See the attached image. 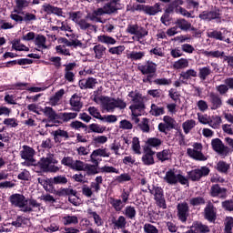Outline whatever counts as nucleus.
<instances>
[{"mask_svg": "<svg viewBox=\"0 0 233 233\" xmlns=\"http://www.w3.org/2000/svg\"><path fill=\"white\" fill-rule=\"evenodd\" d=\"M14 13L15 14L10 15L11 19L18 24H22L24 22V16L20 15V14L24 15V12H21L18 9H15Z\"/></svg>", "mask_w": 233, "mask_h": 233, "instance_id": "nucleus-58", "label": "nucleus"}, {"mask_svg": "<svg viewBox=\"0 0 233 233\" xmlns=\"http://www.w3.org/2000/svg\"><path fill=\"white\" fill-rule=\"evenodd\" d=\"M40 13L46 14V15H55L58 17L63 16V9L49 3H44V5H42V11H40Z\"/></svg>", "mask_w": 233, "mask_h": 233, "instance_id": "nucleus-15", "label": "nucleus"}, {"mask_svg": "<svg viewBox=\"0 0 233 233\" xmlns=\"http://www.w3.org/2000/svg\"><path fill=\"white\" fill-rule=\"evenodd\" d=\"M191 228L195 233H209L210 228L207 226V224H203V222H199L198 220H195L191 224Z\"/></svg>", "mask_w": 233, "mask_h": 233, "instance_id": "nucleus-23", "label": "nucleus"}, {"mask_svg": "<svg viewBox=\"0 0 233 233\" xmlns=\"http://www.w3.org/2000/svg\"><path fill=\"white\" fill-rule=\"evenodd\" d=\"M198 18L201 21L208 23L212 22L214 20L217 23H220L222 18V9L215 5L211 8V10H204L200 12L198 15Z\"/></svg>", "mask_w": 233, "mask_h": 233, "instance_id": "nucleus-3", "label": "nucleus"}, {"mask_svg": "<svg viewBox=\"0 0 233 233\" xmlns=\"http://www.w3.org/2000/svg\"><path fill=\"white\" fill-rule=\"evenodd\" d=\"M113 227L116 229H123L127 227V218L123 216L118 217L117 220H113Z\"/></svg>", "mask_w": 233, "mask_h": 233, "instance_id": "nucleus-50", "label": "nucleus"}, {"mask_svg": "<svg viewBox=\"0 0 233 233\" xmlns=\"http://www.w3.org/2000/svg\"><path fill=\"white\" fill-rule=\"evenodd\" d=\"M51 136H53V140H55L56 144H61L63 139L67 140L70 138L69 133L62 128L54 130L51 132Z\"/></svg>", "mask_w": 233, "mask_h": 233, "instance_id": "nucleus-18", "label": "nucleus"}, {"mask_svg": "<svg viewBox=\"0 0 233 233\" xmlns=\"http://www.w3.org/2000/svg\"><path fill=\"white\" fill-rule=\"evenodd\" d=\"M162 12V8L159 3H156L153 5H147L145 14L150 16H155L158 13Z\"/></svg>", "mask_w": 233, "mask_h": 233, "instance_id": "nucleus-29", "label": "nucleus"}, {"mask_svg": "<svg viewBox=\"0 0 233 233\" xmlns=\"http://www.w3.org/2000/svg\"><path fill=\"white\" fill-rule=\"evenodd\" d=\"M109 204L116 212H121L126 205L122 202L121 198H114V197H109Z\"/></svg>", "mask_w": 233, "mask_h": 233, "instance_id": "nucleus-35", "label": "nucleus"}, {"mask_svg": "<svg viewBox=\"0 0 233 233\" xmlns=\"http://www.w3.org/2000/svg\"><path fill=\"white\" fill-rule=\"evenodd\" d=\"M209 102L211 110H218L223 106V100L218 94L211 93L209 95Z\"/></svg>", "mask_w": 233, "mask_h": 233, "instance_id": "nucleus-20", "label": "nucleus"}, {"mask_svg": "<svg viewBox=\"0 0 233 233\" xmlns=\"http://www.w3.org/2000/svg\"><path fill=\"white\" fill-rule=\"evenodd\" d=\"M97 39L99 43L104 44L107 46H115L117 43L116 38L107 35H98Z\"/></svg>", "mask_w": 233, "mask_h": 233, "instance_id": "nucleus-36", "label": "nucleus"}, {"mask_svg": "<svg viewBox=\"0 0 233 233\" xmlns=\"http://www.w3.org/2000/svg\"><path fill=\"white\" fill-rule=\"evenodd\" d=\"M77 117L76 112H60L58 116L57 125H63L64 123H68Z\"/></svg>", "mask_w": 233, "mask_h": 233, "instance_id": "nucleus-22", "label": "nucleus"}, {"mask_svg": "<svg viewBox=\"0 0 233 233\" xmlns=\"http://www.w3.org/2000/svg\"><path fill=\"white\" fill-rule=\"evenodd\" d=\"M145 109L146 105L144 100L129 106V110L131 111L132 116L134 117H138L139 116H141V112H143Z\"/></svg>", "mask_w": 233, "mask_h": 233, "instance_id": "nucleus-19", "label": "nucleus"}, {"mask_svg": "<svg viewBox=\"0 0 233 233\" xmlns=\"http://www.w3.org/2000/svg\"><path fill=\"white\" fill-rule=\"evenodd\" d=\"M157 162L164 163L170 160L171 155L169 149H163L155 153Z\"/></svg>", "mask_w": 233, "mask_h": 233, "instance_id": "nucleus-30", "label": "nucleus"}, {"mask_svg": "<svg viewBox=\"0 0 233 233\" xmlns=\"http://www.w3.org/2000/svg\"><path fill=\"white\" fill-rule=\"evenodd\" d=\"M195 127H196V120L194 119H187L182 123V129L185 135H188Z\"/></svg>", "mask_w": 233, "mask_h": 233, "instance_id": "nucleus-41", "label": "nucleus"}, {"mask_svg": "<svg viewBox=\"0 0 233 233\" xmlns=\"http://www.w3.org/2000/svg\"><path fill=\"white\" fill-rule=\"evenodd\" d=\"M111 153L107 152V148L104 147V148H96L95 149L93 152H91V156L90 157V161L91 163H99V159L96 158L98 157H110Z\"/></svg>", "mask_w": 233, "mask_h": 233, "instance_id": "nucleus-17", "label": "nucleus"}, {"mask_svg": "<svg viewBox=\"0 0 233 233\" xmlns=\"http://www.w3.org/2000/svg\"><path fill=\"white\" fill-rule=\"evenodd\" d=\"M210 168L207 166H202L200 168H194L187 172L188 179L192 182L200 181L202 177L209 176Z\"/></svg>", "mask_w": 233, "mask_h": 233, "instance_id": "nucleus-8", "label": "nucleus"}, {"mask_svg": "<svg viewBox=\"0 0 233 233\" xmlns=\"http://www.w3.org/2000/svg\"><path fill=\"white\" fill-rule=\"evenodd\" d=\"M177 29H179L182 32H188L191 28V23L185 18H177V21L174 22Z\"/></svg>", "mask_w": 233, "mask_h": 233, "instance_id": "nucleus-27", "label": "nucleus"}, {"mask_svg": "<svg viewBox=\"0 0 233 233\" xmlns=\"http://www.w3.org/2000/svg\"><path fill=\"white\" fill-rule=\"evenodd\" d=\"M222 208L226 211L232 212L233 211V198L230 200H224L221 204Z\"/></svg>", "mask_w": 233, "mask_h": 233, "instance_id": "nucleus-64", "label": "nucleus"}, {"mask_svg": "<svg viewBox=\"0 0 233 233\" xmlns=\"http://www.w3.org/2000/svg\"><path fill=\"white\" fill-rule=\"evenodd\" d=\"M138 127L143 133H149V119L147 117H143L141 123L138 124Z\"/></svg>", "mask_w": 233, "mask_h": 233, "instance_id": "nucleus-54", "label": "nucleus"}, {"mask_svg": "<svg viewBox=\"0 0 233 233\" xmlns=\"http://www.w3.org/2000/svg\"><path fill=\"white\" fill-rule=\"evenodd\" d=\"M106 131L105 127H101V125L97 123H91L88 126V128L86 133L90 134V133H96V134H103Z\"/></svg>", "mask_w": 233, "mask_h": 233, "instance_id": "nucleus-39", "label": "nucleus"}, {"mask_svg": "<svg viewBox=\"0 0 233 233\" xmlns=\"http://www.w3.org/2000/svg\"><path fill=\"white\" fill-rule=\"evenodd\" d=\"M222 124V118L220 116H212V119L209 120V127L213 129H218Z\"/></svg>", "mask_w": 233, "mask_h": 233, "instance_id": "nucleus-53", "label": "nucleus"}, {"mask_svg": "<svg viewBox=\"0 0 233 233\" xmlns=\"http://www.w3.org/2000/svg\"><path fill=\"white\" fill-rule=\"evenodd\" d=\"M211 147L212 149L220 156H228L229 153V147L225 146L223 141L218 137L211 140Z\"/></svg>", "mask_w": 233, "mask_h": 233, "instance_id": "nucleus-10", "label": "nucleus"}, {"mask_svg": "<svg viewBox=\"0 0 233 233\" xmlns=\"http://www.w3.org/2000/svg\"><path fill=\"white\" fill-rule=\"evenodd\" d=\"M35 45L37 46L38 49H46V36L42 34H37L35 37Z\"/></svg>", "mask_w": 233, "mask_h": 233, "instance_id": "nucleus-40", "label": "nucleus"}, {"mask_svg": "<svg viewBox=\"0 0 233 233\" xmlns=\"http://www.w3.org/2000/svg\"><path fill=\"white\" fill-rule=\"evenodd\" d=\"M214 168L218 172L219 174L228 176V172L230 170V164L228 163L225 160H218L217 164L214 166Z\"/></svg>", "mask_w": 233, "mask_h": 233, "instance_id": "nucleus-25", "label": "nucleus"}, {"mask_svg": "<svg viewBox=\"0 0 233 233\" xmlns=\"http://www.w3.org/2000/svg\"><path fill=\"white\" fill-rule=\"evenodd\" d=\"M187 155L194 160L197 161H206L208 157L202 153V151H198L197 149L187 147Z\"/></svg>", "mask_w": 233, "mask_h": 233, "instance_id": "nucleus-21", "label": "nucleus"}, {"mask_svg": "<svg viewBox=\"0 0 233 233\" xmlns=\"http://www.w3.org/2000/svg\"><path fill=\"white\" fill-rule=\"evenodd\" d=\"M189 205L191 207H199L206 205V200L204 197H193L192 198H189Z\"/></svg>", "mask_w": 233, "mask_h": 233, "instance_id": "nucleus-51", "label": "nucleus"}, {"mask_svg": "<svg viewBox=\"0 0 233 233\" xmlns=\"http://www.w3.org/2000/svg\"><path fill=\"white\" fill-rule=\"evenodd\" d=\"M164 125L167 127V131H171L172 129L176 128V120L170 116H163Z\"/></svg>", "mask_w": 233, "mask_h": 233, "instance_id": "nucleus-44", "label": "nucleus"}, {"mask_svg": "<svg viewBox=\"0 0 233 233\" xmlns=\"http://www.w3.org/2000/svg\"><path fill=\"white\" fill-rule=\"evenodd\" d=\"M58 197H71L77 195V191L76 189H70V187H60L55 193H53Z\"/></svg>", "mask_w": 233, "mask_h": 233, "instance_id": "nucleus-32", "label": "nucleus"}, {"mask_svg": "<svg viewBox=\"0 0 233 233\" xmlns=\"http://www.w3.org/2000/svg\"><path fill=\"white\" fill-rule=\"evenodd\" d=\"M209 196L211 198L226 199L228 198V189L227 187H221L219 184H213L209 189Z\"/></svg>", "mask_w": 233, "mask_h": 233, "instance_id": "nucleus-12", "label": "nucleus"}, {"mask_svg": "<svg viewBox=\"0 0 233 233\" xmlns=\"http://www.w3.org/2000/svg\"><path fill=\"white\" fill-rule=\"evenodd\" d=\"M87 112H89V115H91V116L100 120V121H104L103 116L101 115V113L98 111V109L96 106H89L87 108Z\"/></svg>", "mask_w": 233, "mask_h": 233, "instance_id": "nucleus-56", "label": "nucleus"}, {"mask_svg": "<svg viewBox=\"0 0 233 233\" xmlns=\"http://www.w3.org/2000/svg\"><path fill=\"white\" fill-rule=\"evenodd\" d=\"M9 201L11 204L16 208H23V212H33V208L28 205V198H25V195H21L20 193H15L11 195Z\"/></svg>", "mask_w": 233, "mask_h": 233, "instance_id": "nucleus-6", "label": "nucleus"}, {"mask_svg": "<svg viewBox=\"0 0 233 233\" xmlns=\"http://www.w3.org/2000/svg\"><path fill=\"white\" fill-rule=\"evenodd\" d=\"M144 233H159V230L153 224H144L143 226Z\"/></svg>", "mask_w": 233, "mask_h": 233, "instance_id": "nucleus-62", "label": "nucleus"}, {"mask_svg": "<svg viewBox=\"0 0 233 233\" xmlns=\"http://www.w3.org/2000/svg\"><path fill=\"white\" fill-rule=\"evenodd\" d=\"M49 157H42L38 160V163L35 165V169L37 173H56L60 170V167L56 165H51Z\"/></svg>", "mask_w": 233, "mask_h": 233, "instance_id": "nucleus-4", "label": "nucleus"}, {"mask_svg": "<svg viewBox=\"0 0 233 233\" xmlns=\"http://www.w3.org/2000/svg\"><path fill=\"white\" fill-rule=\"evenodd\" d=\"M146 54L142 51H131L129 54H127V58L131 61H138L142 60L145 57Z\"/></svg>", "mask_w": 233, "mask_h": 233, "instance_id": "nucleus-48", "label": "nucleus"}, {"mask_svg": "<svg viewBox=\"0 0 233 233\" xmlns=\"http://www.w3.org/2000/svg\"><path fill=\"white\" fill-rule=\"evenodd\" d=\"M207 36L210 39H215V40H218V41H224L225 40V36L223 35V33L221 31H218V30L208 31L207 33Z\"/></svg>", "mask_w": 233, "mask_h": 233, "instance_id": "nucleus-45", "label": "nucleus"}, {"mask_svg": "<svg viewBox=\"0 0 233 233\" xmlns=\"http://www.w3.org/2000/svg\"><path fill=\"white\" fill-rule=\"evenodd\" d=\"M204 218L209 223H215L217 220V208L212 202H208L204 208Z\"/></svg>", "mask_w": 233, "mask_h": 233, "instance_id": "nucleus-14", "label": "nucleus"}, {"mask_svg": "<svg viewBox=\"0 0 233 233\" xmlns=\"http://www.w3.org/2000/svg\"><path fill=\"white\" fill-rule=\"evenodd\" d=\"M163 179L168 185H177L179 183L182 186H189V180L187 178V177H184V175H181L180 173L176 175L174 169L171 168L168 169V171H166Z\"/></svg>", "mask_w": 233, "mask_h": 233, "instance_id": "nucleus-5", "label": "nucleus"}, {"mask_svg": "<svg viewBox=\"0 0 233 233\" xmlns=\"http://www.w3.org/2000/svg\"><path fill=\"white\" fill-rule=\"evenodd\" d=\"M44 112V116L47 117L49 123L56 124L61 123L59 121V113H56V110L52 106H46L42 109Z\"/></svg>", "mask_w": 233, "mask_h": 233, "instance_id": "nucleus-16", "label": "nucleus"}, {"mask_svg": "<svg viewBox=\"0 0 233 233\" xmlns=\"http://www.w3.org/2000/svg\"><path fill=\"white\" fill-rule=\"evenodd\" d=\"M17 178L22 181H29L31 178V173L30 171H27V169H24L19 173Z\"/></svg>", "mask_w": 233, "mask_h": 233, "instance_id": "nucleus-63", "label": "nucleus"}, {"mask_svg": "<svg viewBox=\"0 0 233 233\" xmlns=\"http://www.w3.org/2000/svg\"><path fill=\"white\" fill-rule=\"evenodd\" d=\"M67 183L68 178L66 177V175H56V177L49 178V192H57V189L55 187L56 185L66 186Z\"/></svg>", "mask_w": 233, "mask_h": 233, "instance_id": "nucleus-13", "label": "nucleus"}, {"mask_svg": "<svg viewBox=\"0 0 233 233\" xmlns=\"http://www.w3.org/2000/svg\"><path fill=\"white\" fill-rule=\"evenodd\" d=\"M62 220L64 221V226L78 224V218L76 215H66V217H63Z\"/></svg>", "mask_w": 233, "mask_h": 233, "instance_id": "nucleus-49", "label": "nucleus"}, {"mask_svg": "<svg viewBox=\"0 0 233 233\" xmlns=\"http://www.w3.org/2000/svg\"><path fill=\"white\" fill-rule=\"evenodd\" d=\"M137 70L143 76H147L145 78L142 79L143 83H148L149 85H152V79L157 76V65L151 60H147L144 64L138 65Z\"/></svg>", "mask_w": 233, "mask_h": 233, "instance_id": "nucleus-2", "label": "nucleus"}, {"mask_svg": "<svg viewBox=\"0 0 233 233\" xmlns=\"http://www.w3.org/2000/svg\"><path fill=\"white\" fill-rule=\"evenodd\" d=\"M35 154V150L32 147L28 145H24L23 150H21L22 159L26 161H32Z\"/></svg>", "mask_w": 233, "mask_h": 233, "instance_id": "nucleus-26", "label": "nucleus"}, {"mask_svg": "<svg viewBox=\"0 0 233 233\" xmlns=\"http://www.w3.org/2000/svg\"><path fill=\"white\" fill-rule=\"evenodd\" d=\"M188 60L187 58H179L178 60L175 61L173 64V68L179 70L183 68L188 67Z\"/></svg>", "mask_w": 233, "mask_h": 233, "instance_id": "nucleus-47", "label": "nucleus"}, {"mask_svg": "<svg viewBox=\"0 0 233 233\" xmlns=\"http://www.w3.org/2000/svg\"><path fill=\"white\" fill-rule=\"evenodd\" d=\"M76 25L80 26V30L82 31H86L87 29L94 27V25L88 23L86 18H80Z\"/></svg>", "mask_w": 233, "mask_h": 233, "instance_id": "nucleus-59", "label": "nucleus"}, {"mask_svg": "<svg viewBox=\"0 0 233 233\" xmlns=\"http://www.w3.org/2000/svg\"><path fill=\"white\" fill-rule=\"evenodd\" d=\"M69 105L73 107V111L80 112L83 108V102H81V97L76 94H73L71 96V99H69Z\"/></svg>", "mask_w": 233, "mask_h": 233, "instance_id": "nucleus-24", "label": "nucleus"}, {"mask_svg": "<svg viewBox=\"0 0 233 233\" xmlns=\"http://www.w3.org/2000/svg\"><path fill=\"white\" fill-rule=\"evenodd\" d=\"M162 144V139L156 137H148L146 141V145L147 146V147L157 148L159 147Z\"/></svg>", "mask_w": 233, "mask_h": 233, "instance_id": "nucleus-42", "label": "nucleus"}, {"mask_svg": "<svg viewBox=\"0 0 233 233\" xmlns=\"http://www.w3.org/2000/svg\"><path fill=\"white\" fill-rule=\"evenodd\" d=\"M233 217H226L224 222V233H233Z\"/></svg>", "mask_w": 233, "mask_h": 233, "instance_id": "nucleus-52", "label": "nucleus"}, {"mask_svg": "<svg viewBox=\"0 0 233 233\" xmlns=\"http://www.w3.org/2000/svg\"><path fill=\"white\" fill-rule=\"evenodd\" d=\"M120 2V0H111L104 5V10H106V15H113L117 13L118 7L117 4Z\"/></svg>", "mask_w": 233, "mask_h": 233, "instance_id": "nucleus-28", "label": "nucleus"}, {"mask_svg": "<svg viewBox=\"0 0 233 233\" xmlns=\"http://www.w3.org/2000/svg\"><path fill=\"white\" fill-rule=\"evenodd\" d=\"M125 49H126L125 46H117L109 47L108 51H109V54L111 55L121 56L125 51Z\"/></svg>", "mask_w": 233, "mask_h": 233, "instance_id": "nucleus-60", "label": "nucleus"}, {"mask_svg": "<svg viewBox=\"0 0 233 233\" xmlns=\"http://www.w3.org/2000/svg\"><path fill=\"white\" fill-rule=\"evenodd\" d=\"M98 101L102 103V108L107 113H114L116 108L123 110L127 107V102L121 97H111L108 96H98Z\"/></svg>", "mask_w": 233, "mask_h": 233, "instance_id": "nucleus-1", "label": "nucleus"}, {"mask_svg": "<svg viewBox=\"0 0 233 233\" xmlns=\"http://www.w3.org/2000/svg\"><path fill=\"white\" fill-rule=\"evenodd\" d=\"M149 114L152 116H155V117H158L160 116H163V115L166 114L165 107L164 106H159L157 104L152 103L151 106H150Z\"/></svg>", "mask_w": 233, "mask_h": 233, "instance_id": "nucleus-33", "label": "nucleus"}, {"mask_svg": "<svg viewBox=\"0 0 233 233\" xmlns=\"http://www.w3.org/2000/svg\"><path fill=\"white\" fill-rule=\"evenodd\" d=\"M98 167H99V162H93V164L86 163L84 171H86L87 176H95L99 173Z\"/></svg>", "mask_w": 233, "mask_h": 233, "instance_id": "nucleus-31", "label": "nucleus"}, {"mask_svg": "<svg viewBox=\"0 0 233 233\" xmlns=\"http://www.w3.org/2000/svg\"><path fill=\"white\" fill-rule=\"evenodd\" d=\"M87 216H89V218H93V220L95 221V225H96V227H102L104 225L103 218L100 217V215H98V213H96V211H93L91 208L87 209Z\"/></svg>", "mask_w": 233, "mask_h": 233, "instance_id": "nucleus-38", "label": "nucleus"}, {"mask_svg": "<svg viewBox=\"0 0 233 233\" xmlns=\"http://www.w3.org/2000/svg\"><path fill=\"white\" fill-rule=\"evenodd\" d=\"M212 74V70L209 66L198 67V77L201 81H206L208 76Z\"/></svg>", "mask_w": 233, "mask_h": 233, "instance_id": "nucleus-37", "label": "nucleus"}, {"mask_svg": "<svg viewBox=\"0 0 233 233\" xmlns=\"http://www.w3.org/2000/svg\"><path fill=\"white\" fill-rule=\"evenodd\" d=\"M155 155H156V151L152 149V147H146L144 148V153L141 157V161L143 163L144 166H153L156 164L155 161Z\"/></svg>", "mask_w": 233, "mask_h": 233, "instance_id": "nucleus-11", "label": "nucleus"}, {"mask_svg": "<svg viewBox=\"0 0 233 233\" xmlns=\"http://www.w3.org/2000/svg\"><path fill=\"white\" fill-rule=\"evenodd\" d=\"M147 35H148V31L145 27L137 25L136 37L137 39H143Z\"/></svg>", "mask_w": 233, "mask_h": 233, "instance_id": "nucleus-61", "label": "nucleus"}, {"mask_svg": "<svg viewBox=\"0 0 233 233\" xmlns=\"http://www.w3.org/2000/svg\"><path fill=\"white\" fill-rule=\"evenodd\" d=\"M189 212L190 209L187 202H179L177 205V218L181 223H187Z\"/></svg>", "mask_w": 233, "mask_h": 233, "instance_id": "nucleus-9", "label": "nucleus"}, {"mask_svg": "<svg viewBox=\"0 0 233 233\" xmlns=\"http://www.w3.org/2000/svg\"><path fill=\"white\" fill-rule=\"evenodd\" d=\"M180 76L183 80H188L191 77H197L198 72L195 69H187L185 72H181Z\"/></svg>", "mask_w": 233, "mask_h": 233, "instance_id": "nucleus-57", "label": "nucleus"}, {"mask_svg": "<svg viewBox=\"0 0 233 233\" xmlns=\"http://www.w3.org/2000/svg\"><path fill=\"white\" fill-rule=\"evenodd\" d=\"M93 52H95V58L100 60L106 55V47L102 44H96L93 46Z\"/></svg>", "mask_w": 233, "mask_h": 233, "instance_id": "nucleus-34", "label": "nucleus"}, {"mask_svg": "<svg viewBox=\"0 0 233 233\" xmlns=\"http://www.w3.org/2000/svg\"><path fill=\"white\" fill-rule=\"evenodd\" d=\"M148 191L151 195L154 196V200L157 207L162 209H167V206L164 195V189H162V187H159V186H152V189L148 187Z\"/></svg>", "mask_w": 233, "mask_h": 233, "instance_id": "nucleus-7", "label": "nucleus"}, {"mask_svg": "<svg viewBox=\"0 0 233 233\" xmlns=\"http://www.w3.org/2000/svg\"><path fill=\"white\" fill-rule=\"evenodd\" d=\"M124 216H126L127 219L134 220L137 216V211L134 206H126V209H124Z\"/></svg>", "mask_w": 233, "mask_h": 233, "instance_id": "nucleus-46", "label": "nucleus"}, {"mask_svg": "<svg viewBox=\"0 0 233 233\" xmlns=\"http://www.w3.org/2000/svg\"><path fill=\"white\" fill-rule=\"evenodd\" d=\"M86 163L82 160H74L73 161V165L71 166V169L75 170V171H85V167H86Z\"/></svg>", "mask_w": 233, "mask_h": 233, "instance_id": "nucleus-55", "label": "nucleus"}, {"mask_svg": "<svg viewBox=\"0 0 233 233\" xmlns=\"http://www.w3.org/2000/svg\"><path fill=\"white\" fill-rule=\"evenodd\" d=\"M69 127H71V129L76 130V131H79L82 128V129H84V131H86V130L88 129V126L79 120L72 121L69 124Z\"/></svg>", "mask_w": 233, "mask_h": 233, "instance_id": "nucleus-43", "label": "nucleus"}]
</instances>
